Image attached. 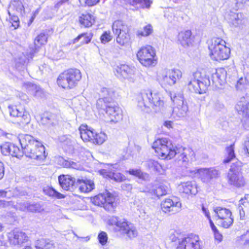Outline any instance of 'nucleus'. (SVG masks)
Wrapping results in <instances>:
<instances>
[{
  "label": "nucleus",
  "mask_w": 249,
  "mask_h": 249,
  "mask_svg": "<svg viewBox=\"0 0 249 249\" xmlns=\"http://www.w3.org/2000/svg\"><path fill=\"white\" fill-rule=\"evenodd\" d=\"M152 147L157 155L162 159L170 160L179 154L178 160L185 164L195 160V153L191 148H178L166 138L157 139L153 142Z\"/></svg>",
  "instance_id": "f257e3e1"
},
{
  "label": "nucleus",
  "mask_w": 249,
  "mask_h": 249,
  "mask_svg": "<svg viewBox=\"0 0 249 249\" xmlns=\"http://www.w3.org/2000/svg\"><path fill=\"white\" fill-rule=\"evenodd\" d=\"M102 98L96 102V107L99 110L106 111L111 122L117 123L122 119V109L113 101L114 91L111 89L103 88L101 91Z\"/></svg>",
  "instance_id": "f03ea898"
},
{
  "label": "nucleus",
  "mask_w": 249,
  "mask_h": 249,
  "mask_svg": "<svg viewBox=\"0 0 249 249\" xmlns=\"http://www.w3.org/2000/svg\"><path fill=\"white\" fill-rule=\"evenodd\" d=\"M18 139L26 157L39 161L45 159L47 155L45 147L40 142L28 134L20 135Z\"/></svg>",
  "instance_id": "7ed1b4c3"
},
{
  "label": "nucleus",
  "mask_w": 249,
  "mask_h": 249,
  "mask_svg": "<svg viewBox=\"0 0 249 249\" xmlns=\"http://www.w3.org/2000/svg\"><path fill=\"white\" fill-rule=\"evenodd\" d=\"M138 106L142 110L149 112L151 108L160 111L163 107L164 101L159 92H152L147 89L141 92L138 96Z\"/></svg>",
  "instance_id": "20e7f679"
},
{
  "label": "nucleus",
  "mask_w": 249,
  "mask_h": 249,
  "mask_svg": "<svg viewBox=\"0 0 249 249\" xmlns=\"http://www.w3.org/2000/svg\"><path fill=\"white\" fill-rule=\"evenodd\" d=\"M208 49L211 58L215 61L228 59L231 54L230 48L226 42L220 38H214L209 42Z\"/></svg>",
  "instance_id": "39448f33"
},
{
  "label": "nucleus",
  "mask_w": 249,
  "mask_h": 249,
  "mask_svg": "<svg viewBox=\"0 0 249 249\" xmlns=\"http://www.w3.org/2000/svg\"><path fill=\"white\" fill-rule=\"evenodd\" d=\"M210 85L209 78L200 71H196L188 78L187 87L190 91L199 94L205 93Z\"/></svg>",
  "instance_id": "423d86ee"
},
{
  "label": "nucleus",
  "mask_w": 249,
  "mask_h": 249,
  "mask_svg": "<svg viewBox=\"0 0 249 249\" xmlns=\"http://www.w3.org/2000/svg\"><path fill=\"white\" fill-rule=\"evenodd\" d=\"M81 77V73L79 70L71 69L61 73L57 82L59 86L64 89H72L78 84Z\"/></svg>",
  "instance_id": "0eeeda50"
},
{
  "label": "nucleus",
  "mask_w": 249,
  "mask_h": 249,
  "mask_svg": "<svg viewBox=\"0 0 249 249\" xmlns=\"http://www.w3.org/2000/svg\"><path fill=\"white\" fill-rule=\"evenodd\" d=\"M110 225L116 226V230L123 235H126L129 238L136 237L138 232L136 228L125 219H121L115 216H112L108 219Z\"/></svg>",
  "instance_id": "6e6552de"
},
{
  "label": "nucleus",
  "mask_w": 249,
  "mask_h": 249,
  "mask_svg": "<svg viewBox=\"0 0 249 249\" xmlns=\"http://www.w3.org/2000/svg\"><path fill=\"white\" fill-rule=\"evenodd\" d=\"M80 137L85 142H90L95 144H102L107 139L105 133L100 132L97 133L94 129L87 125H81L79 128Z\"/></svg>",
  "instance_id": "1a4fd4ad"
},
{
  "label": "nucleus",
  "mask_w": 249,
  "mask_h": 249,
  "mask_svg": "<svg viewBox=\"0 0 249 249\" xmlns=\"http://www.w3.org/2000/svg\"><path fill=\"white\" fill-rule=\"evenodd\" d=\"M91 201L95 205L103 207L109 212H114L117 206L116 197L108 192L99 194L92 197Z\"/></svg>",
  "instance_id": "9d476101"
},
{
  "label": "nucleus",
  "mask_w": 249,
  "mask_h": 249,
  "mask_svg": "<svg viewBox=\"0 0 249 249\" xmlns=\"http://www.w3.org/2000/svg\"><path fill=\"white\" fill-rule=\"evenodd\" d=\"M113 33L117 35L116 41L121 46L129 43L130 37L128 26L122 20L115 21L112 25Z\"/></svg>",
  "instance_id": "9b49d317"
},
{
  "label": "nucleus",
  "mask_w": 249,
  "mask_h": 249,
  "mask_svg": "<svg viewBox=\"0 0 249 249\" xmlns=\"http://www.w3.org/2000/svg\"><path fill=\"white\" fill-rule=\"evenodd\" d=\"M140 62L144 66H154L157 63L155 49L151 46L142 47L137 53Z\"/></svg>",
  "instance_id": "f8f14e48"
},
{
  "label": "nucleus",
  "mask_w": 249,
  "mask_h": 249,
  "mask_svg": "<svg viewBox=\"0 0 249 249\" xmlns=\"http://www.w3.org/2000/svg\"><path fill=\"white\" fill-rule=\"evenodd\" d=\"M182 77V72L178 69L162 70L158 75V79L162 85L173 86Z\"/></svg>",
  "instance_id": "ddd939ff"
},
{
  "label": "nucleus",
  "mask_w": 249,
  "mask_h": 249,
  "mask_svg": "<svg viewBox=\"0 0 249 249\" xmlns=\"http://www.w3.org/2000/svg\"><path fill=\"white\" fill-rule=\"evenodd\" d=\"M238 113L242 116L243 125L246 129H249V99L241 97L235 106Z\"/></svg>",
  "instance_id": "4468645a"
},
{
  "label": "nucleus",
  "mask_w": 249,
  "mask_h": 249,
  "mask_svg": "<svg viewBox=\"0 0 249 249\" xmlns=\"http://www.w3.org/2000/svg\"><path fill=\"white\" fill-rule=\"evenodd\" d=\"M214 216L216 220H219V224L224 228H229L233 223V219L231 217V212L226 208L216 207L214 208Z\"/></svg>",
  "instance_id": "2eb2a0df"
},
{
  "label": "nucleus",
  "mask_w": 249,
  "mask_h": 249,
  "mask_svg": "<svg viewBox=\"0 0 249 249\" xmlns=\"http://www.w3.org/2000/svg\"><path fill=\"white\" fill-rule=\"evenodd\" d=\"M191 172L194 173L203 182L206 183L210 182L213 178H218L220 175V171L215 168H200Z\"/></svg>",
  "instance_id": "dca6fc26"
},
{
  "label": "nucleus",
  "mask_w": 249,
  "mask_h": 249,
  "mask_svg": "<svg viewBox=\"0 0 249 249\" xmlns=\"http://www.w3.org/2000/svg\"><path fill=\"white\" fill-rule=\"evenodd\" d=\"M176 249H201L200 239L197 235L190 234L178 239Z\"/></svg>",
  "instance_id": "f3484780"
},
{
  "label": "nucleus",
  "mask_w": 249,
  "mask_h": 249,
  "mask_svg": "<svg viewBox=\"0 0 249 249\" xmlns=\"http://www.w3.org/2000/svg\"><path fill=\"white\" fill-rule=\"evenodd\" d=\"M9 112L10 116L17 118L20 124H27L30 122V115L23 106L19 105L9 107Z\"/></svg>",
  "instance_id": "a211bd4d"
},
{
  "label": "nucleus",
  "mask_w": 249,
  "mask_h": 249,
  "mask_svg": "<svg viewBox=\"0 0 249 249\" xmlns=\"http://www.w3.org/2000/svg\"><path fill=\"white\" fill-rule=\"evenodd\" d=\"M7 238L11 245L18 247H21L29 240V237L25 232L17 229L8 233Z\"/></svg>",
  "instance_id": "6ab92c4d"
},
{
  "label": "nucleus",
  "mask_w": 249,
  "mask_h": 249,
  "mask_svg": "<svg viewBox=\"0 0 249 249\" xmlns=\"http://www.w3.org/2000/svg\"><path fill=\"white\" fill-rule=\"evenodd\" d=\"M161 209L164 213L170 214L178 212L181 208V203L177 197L166 198L161 203Z\"/></svg>",
  "instance_id": "aec40b11"
},
{
  "label": "nucleus",
  "mask_w": 249,
  "mask_h": 249,
  "mask_svg": "<svg viewBox=\"0 0 249 249\" xmlns=\"http://www.w3.org/2000/svg\"><path fill=\"white\" fill-rule=\"evenodd\" d=\"M192 33L190 30L180 31L178 36V41L184 48L189 47L193 42Z\"/></svg>",
  "instance_id": "412c9836"
},
{
  "label": "nucleus",
  "mask_w": 249,
  "mask_h": 249,
  "mask_svg": "<svg viewBox=\"0 0 249 249\" xmlns=\"http://www.w3.org/2000/svg\"><path fill=\"white\" fill-rule=\"evenodd\" d=\"M113 168V167H111L108 169H102L100 171V173L104 178H110L116 182H122L126 179L124 175L115 172Z\"/></svg>",
  "instance_id": "4be33fe9"
},
{
  "label": "nucleus",
  "mask_w": 249,
  "mask_h": 249,
  "mask_svg": "<svg viewBox=\"0 0 249 249\" xmlns=\"http://www.w3.org/2000/svg\"><path fill=\"white\" fill-rule=\"evenodd\" d=\"M227 182L232 186L241 188L246 184L245 179L242 174H227Z\"/></svg>",
  "instance_id": "5701e85b"
},
{
  "label": "nucleus",
  "mask_w": 249,
  "mask_h": 249,
  "mask_svg": "<svg viewBox=\"0 0 249 249\" xmlns=\"http://www.w3.org/2000/svg\"><path fill=\"white\" fill-rule=\"evenodd\" d=\"M178 189L181 193L196 195L197 192V187L195 181H187L178 185Z\"/></svg>",
  "instance_id": "b1692460"
},
{
  "label": "nucleus",
  "mask_w": 249,
  "mask_h": 249,
  "mask_svg": "<svg viewBox=\"0 0 249 249\" xmlns=\"http://www.w3.org/2000/svg\"><path fill=\"white\" fill-rule=\"evenodd\" d=\"M226 71L223 68L218 69L212 76L213 83L215 86H222L226 82Z\"/></svg>",
  "instance_id": "393cba45"
},
{
  "label": "nucleus",
  "mask_w": 249,
  "mask_h": 249,
  "mask_svg": "<svg viewBox=\"0 0 249 249\" xmlns=\"http://www.w3.org/2000/svg\"><path fill=\"white\" fill-rule=\"evenodd\" d=\"M116 71L120 73L124 78L126 79H132L136 72V69L134 67H130L128 65L122 64L117 66Z\"/></svg>",
  "instance_id": "a878e982"
},
{
  "label": "nucleus",
  "mask_w": 249,
  "mask_h": 249,
  "mask_svg": "<svg viewBox=\"0 0 249 249\" xmlns=\"http://www.w3.org/2000/svg\"><path fill=\"white\" fill-rule=\"evenodd\" d=\"M79 190L81 193H88L91 192L95 188L94 181L91 179H80L77 180Z\"/></svg>",
  "instance_id": "bb28decb"
},
{
  "label": "nucleus",
  "mask_w": 249,
  "mask_h": 249,
  "mask_svg": "<svg viewBox=\"0 0 249 249\" xmlns=\"http://www.w3.org/2000/svg\"><path fill=\"white\" fill-rule=\"evenodd\" d=\"M58 181L62 188L68 191L72 188L75 182V179L68 175H61L58 177Z\"/></svg>",
  "instance_id": "cd10ccee"
},
{
  "label": "nucleus",
  "mask_w": 249,
  "mask_h": 249,
  "mask_svg": "<svg viewBox=\"0 0 249 249\" xmlns=\"http://www.w3.org/2000/svg\"><path fill=\"white\" fill-rule=\"evenodd\" d=\"M139 190L141 192L149 193L152 196L160 197L165 195L168 191V187L165 185L161 184L156 189H149L147 187L145 188H140Z\"/></svg>",
  "instance_id": "c85d7f7f"
},
{
  "label": "nucleus",
  "mask_w": 249,
  "mask_h": 249,
  "mask_svg": "<svg viewBox=\"0 0 249 249\" xmlns=\"http://www.w3.org/2000/svg\"><path fill=\"white\" fill-rule=\"evenodd\" d=\"M188 107L187 102L174 106L173 109L172 116L174 118L179 119L187 116Z\"/></svg>",
  "instance_id": "c756f323"
},
{
  "label": "nucleus",
  "mask_w": 249,
  "mask_h": 249,
  "mask_svg": "<svg viewBox=\"0 0 249 249\" xmlns=\"http://www.w3.org/2000/svg\"><path fill=\"white\" fill-rule=\"evenodd\" d=\"M241 14L231 12L226 16V19L231 26L237 27L243 23Z\"/></svg>",
  "instance_id": "7c9ffc66"
},
{
  "label": "nucleus",
  "mask_w": 249,
  "mask_h": 249,
  "mask_svg": "<svg viewBox=\"0 0 249 249\" xmlns=\"http://www.w3.org/2000/svg\"><path fill=\"white\" fill-rule=\"evenodd\" d=\"M180 11L176 8L169 7L164 11V18L170 23L177 21L180 16Z\"/></svg>",
  "instance_id": "2f4dec72"
},
{
  "label": "nucleus",
  "mask_w": 249,
  "mask_h": 249,
  "mask_svg": "<svg viewBox=\"0 0 249 249\" xmlns=\"http://www.w3.org/2000/svg\"><path fill=\"white\" fill-rule=\"evenodd\" d=\"M171 100L174 103V106L179 105L186 102L185 100L182 91L176 92L174 91L169 92Z\"/></svg>",
  "instance_id": "473e14b6"
},
{
  "label": "nucleus",
  "mask_w": 249,
  "mask_h": 249,
  "mask_svg": "<svg viewBox=\"0 0 249 249\" xmlns=\"http://www.w3.org/2000/svg\"><path fill=\"white\" fill-rule=\"evenodd\" d=\"M57 122V117L52 113L44 114L41 119L40 123L43 125H54Z\"/></svg>",
  "instance_id": "72a5a7b5"
},
{
  "label": "nucleus",
  "mask_w": 249,
  "mask_h": 249,
  "mask_svg": "<svg viewBox=\"0 0 249 249\" xmlns=\"http://www.w3.org/2000/svg\"><path fill=\"white\" fill-rule=\"evenodd\" d=\"M79 22L84 26L89 27L94 22V18L91 14H83L79 17Z\"/></svg>",
  "instance_id": "f704fd0d"
},
{
  "label": "nucleus",
  "mask_w": 249,
  "mask_h": 249,
  "mask_svg": "<svg viewBox=\"0 0 249 249\" xmlns=\"http://www.w3.org/2000/svg\"><path fill=\"white\" fill-rule=\"evenodd\" d=\"M47 41V36L44 33H41L37 36L34 40V46L35 50L34 53L38 51V48L41 46L45 44Z\"/></svg>",
  "instance_id": "c9c22d12"
},
{
  "label": "nucleus",
  "mask_w": 249,
  "mask_h": 249,
  "mask_svg": "<svg viewBox=\"0 0 249 249\" xmlns=\"http://www.w3.org/2000/svg\"><path fill=\"white\" fill-rule=\"evenodd\" d=\"M92 34L91 33L81 34L79 35L78 36H77L76 38L73 39L72 41V43L73 44L76 43L78 42L79 41V40L83 38L81 41V43L88 44L90 41L92 37Z\"/></svg>",
  "instance_id": "e433bc0d"
},
{
  "label": "nucleus",
  "mask_w": 249,
  "mask_h": 249,
  "mask_svg": "<svg viewBox=\"0 0 249 249\" xmlns=\"http://www.w3.org/2000/svg\"><path fill=\"white\" fill-rule=\"evenodd\" d=\"M53 246L48 240L42 238L37 240L35 244V247L36 249H50Z\"/></svg>",
  "instance_id": "4c0bfd02"
},
{
  "label": "nucleus",
  "mask_w": 249,
  "mask_h": 249,
  "mask_svg": "<svg viewBox=\"0 0 249 249\" xmlns=\"http://www.w3.org/2000/svg\"><path fill=\"white\" fill-rule=\"evenodd\" d=\"M242 163L240 161L232 163L228 174H242Z\"/></svg>",
  "instance_id": "58836bf2"
},
{
  "label": "nucleus",
  "mask_w": 249,
  "mask_h": 249,
  "mask_svg": "<svg viewBox=\"0 0 249 249\" xmlns=\"http://www.w3.org/2000/svg\"><path fill=\"white\" fill-rule=\"evenodd\" d=\"M234 144H231L226 148V151L227 154V157L223 160L225 163L230 162L232 160L235 158L234 150Z\"/></svg>",
  "instance_id": "ea45409f"
},
{
  "label": "nucleus",
  "mask_w": 249,
  "mask_h": 249,
  "mask_svg": "<svg viewBox=\"0 0 249 249\" xmlns=\"http://www.w3.org/2000/svg\"><path fill=\"white\" fill-rule=\"evenodd\" d=\"M43 192L45 195L53 197H55L57 198H62L64 197L63 195L57 192L53 188L49 187H45L43 189Z\"/></svg>",
  "instance_id": "a19ab883"
},
{
  "label": "nucleus",
  "mask_w": 249,
  "mask_h": 249,
  "mask_svg": "<svg viewBox=\"0 0 249 249\" xmlns=\"http://www.w3.org/2000/svg\"><path fill=\"white\" fill-rule=\"evenodd\" d=\"M128 172L130 175L136 176L140 179L144 180H147L149 178L148 174L142 172L140 169H130Z\"/></svg>",
  "instance_id": "79ce46f5"
},
{
  "label": "nucleus",
  "mask_w": 249,
  "mask_h": 249,
  "mask_svg": "<svg viewBox=\"0 0 249 249\" xmlns=\"http://www.w3.org/2000/svg\"><path fill=\"white\" fill-rule=\"evenodd\" d=\"M153 32V28L151 24H147L143 27V30H139L136 35L138 36H149Z\"/></svg>",
  "instance_id": "37998d69"
},
{
  "label": "nucleus",
  "mask_w": 249,
  "mask_h": 249,
  "mask_svg": "<svg viewBox=\"0 0 249 249\" xmlns=\"http://www.w3.org/2000/svg\"><path fill=\"white\" fill-rule=\"evenodd\" d=\"M249 84V81L246 77H241L237 81L235 87L237 90H243L248 88Z\"/></svg>",
  "instance_id": "c03bdc74"
},
{
  "label": "nucleus",
  "mask_w": 249,
  "mask_h": 249,
  "mask_svg": "<svg viewBox=\"0 0 249 249\" xmlns=\"http://www.w3.org/2000/svg\"><path fill=\"white\" fill-rule=\"evenodd\" d=\"M145 166L149 170L156 171H160L159 168L160 167V164L158 163L157 161L149 160L145 162Z\"/></svg>",
  "instance_id": "a18cd8bd"
},
{
  "label": "nucleus",
  "mask_w": 249,
  "mask_h": 249,
  "mask_svg": "<svg viewBox=\"0 0 249 249\" xmlns=\"http://www.w3.org/2000/svg\"><path fill=\"white\" fill-rule=\"evenodd\" d=\"M27 86L28 90L35 96H38L41 92L40 88L36 85L30 83L27 84Z\"/></svg>",
  "instance_id": "49530a36"
},
{
  "label": "nucleus",
  "mask_w": 249,
  "mask_h": 249,
  "mask_svg": "<svg viewBox=\"0 0 249 249\" xmlns=\"http://www.w3.org/2000/svg\"><path fill=\"white\" fill-rule=\"evenodd\" d=\"M134 2L142 8H149L152 3L151 0H134Z\"/></svg>",
  "instance_id": "de8ad7c7"
},
{
  "label": "nucleus",
  "mask_w": 249,
  "mask_h": 249,
  "mask_svg": "<svg viewBox=\"0 0 249 249\" xmlns=\"http://www.w3.org/2000/svg\"><path fill=\"white\" fill-rule=\"evenodd\" d=\"M58 140L60 142L65 145H70L72 143L71 136L70 135H65L60 136L59 137Z\"/></svg>",
  "instance_id": "09e8293b"
},
{
  "label": "nucleus",
  "mask_w": 249,
  "mask_h": 249,
  "mask_svg": "<svg viewBox=\"0 0 249 249\" xmlns=\"http://www.w3.org/2000/svg\"><path fill=\"white\" fill-rule=\"evenodd\" d=\"M12 148L13 150V153H12V156L18 158H20L23 156V154L24 153L23 150V151L20 150L19 147L15 145H14V146H12Z\"/></svg>",
  "instance_id": "8fccbe9b"
},
{
  "label": "nucleus",
  "mask_w": 249,
  "mask_h": 249,
  "mask_svg": "<svg viewBox=\"0 0 249 249\" xmlns=\"http://www.w3.org/2000/svg\"><path fill=\"white\" fill-rule=\"evenodd\" d=\"M112 36L110 31H106L100 37V39L103 43H106L112 39Z\"/></svg>",
  "instance_id": "3c124183"
},
{
  "label": "nucleus",
  "mask_w": 249,
  "mask_h": 249,
  "mask_svg": "<svg viewBox=\"0 0 249 249\" xmlns=\"http://www.w3.org/2000/svg\"><path fill=\"white\" fill-rule=\"evenodd\" d=\"M9 142H5L4 143H3L0 146V150L1 152L2 155L4 156H8L10 155V152H9Z\"/></svg>",
  "instance_id": "603ef678"
},
{
  "label": "nucleus",
  "mask_w": 249,
  "mask_h": 249,
  "mask_svg": "<svg viewBox=\"0 0 249 249\" xmlns=\"http://www.w3.org/2000/svg\"><path fill=\"white\" fill-rule=\"evenodd\" d=\"M16 7L17 11H21L23 8V6L21 1L13 0L10 3V7Z\"/></svg>",
  "instance_id": "864d4df0"
},
{
  "label": "nucleus",
  "mask_w": 249,
  "mask_h": 249,
  "mask_svg": "<svg viewBox=\"0 0 249 249\" xmlns=\"http://www.w3.org/2000/svg\"><path fill=\"white\" fill-rule=\"evenodd\" d=\"M98 238L99 243L101 244L102 245H105L107 240V233L104 231H102L99 234Z\"/></svg>",
  "instance_id": "5fc2aeb1"
},
{
  "label": "nucleus",
  "mask_w": 249,
  "mask_h": 249,
  "mask_svg": "<svg viewBox=\"0 0 249 249\" xmlns=\"http://www.w3.org/2000/svg\"><path fill=\"white\" fill-rule=\"evenodd\" d=\"M8 14L11 18V22L12 23V25L14 27V29H17L19 26V19L17 16H11V13L8 11Z\"/></svg>",
  "instance_id": "6e6d98bb"
},
{
  "label": "nucleus",
  "mask_w": 249,
  "mask_h": 249,
  "mask_svg": "<svg viewBox=\"0 0 249 249\" xmlns=\"http://www.w3.org/2000/svg\"><path fill=\"white\" fill-rule=\"evenodd\" d=\"M17 209L22 211H27L28 208V202H21L18 203L16 205Z\"/></svg>",
  "instance_id": "4d7b16f0"
},
{
  "label": "nucleus",
  "mask_w": 249,
  "mask_h": 249,
  "mask_svg": "<svg viewBox=\"0 0 249 249\" xmlns=\"http://www.w3.org/2000/svg\"><path fill=\"white\" fill-rule=\"evenodd\" d=\"M240 238L244 245H249V231L246 232L241 235Z\"/></svg>",
  "instance_id": "13d9d810"
},
{
  "label": "nucleus",
  "mask_w": 249,
  "mask_h": 249,
  "mask_svg": "<svg viewBox=\"0 0 249 249\" xmlns=\"http://www.w3.org/2000/svg\"><path fill=\"white\" fill-rule=\"evenodd\" d=\"M169 168V166L168 164H160V167L159 168L160 171H158V173H159L161 174H163L164 172Z\"/></svg>",
  "instance_id": "bf43d9fd"
},
{
  "label": "nucleus",
  "mask_w": 249,
  "mask_h": 249,
  "mask_svg": "<svg viewBox=\"0 0 249 249\" xmlns=\"http://www.w3.org/2000/svg\"><path fill=\"white\" fill-rule=\"evenodd\" d=\"M215 239L218 241L219 242H221L222 240V235L218 231L216 230L215 231H213Z\"/></svg>",
  "instance_id": "052dcab7"
},
{
  "label": "nucleus",
  "mask_w": 249,
  "mask_h": 249,
  "mask_svg": "<svg viewBox=\"0 0 249 249\" xmlns=\"http://www.w3.org/2000/svg\"><path fill=\"white\" fill-rule=\"evenodd\" d=\"M100 0H86V3L89 6H92L99 2Z\"/></svg>",
  "instance_id": "680f3d73"
},
{
  "label": "nucleus",
  "mask_w": 249,
  "mask_h": 249,
  "mask_svg": "<svg viewBox=\"0 0 249 249\" xmlns=\"http://www.w3.org/2000/svg\"><path fill=\"white\" fill-rule=\"evenodd\" d=\"M7 242L6 238L3 235H0V246H6Z\"/></svg>",
  "instance_id": "e2e57ef3"
},
{
  "label": "nucleus",
  "mask_w": 249,
  "mask_h": 249,
  "mask_svg": "<svg viewBox=\"0 0 249 249\" xmlns=\"http://www.w3.org/2000/svg\"><path fill=\"white\" fill-rule=\"evenodd\" d=\"M244 147L245 150L246 151L248 156L249 157V138L245 141Z\"/></svg>",
  "instance_id": "0e129e2a"
},
{
  "label": "nucleus",
  "mask_w": 249,
  "mask_h": 249,
  "mask_svg": "<svg viewBox=\"0 0 249 249\" xmlns=\"http://www.w3.org/2000/svg\"><path fill=\"white\" fill-rule=\"evenodd\" d=\"M246 197H245L244 198H241L240 201H239V206H247L248 204V201H246Z\"/></svg>",
  "instance_id": "69168bd1"
},
{
  "label": "nucleus",
  "mask_w": 249,
  "mask_h": 249,
  "mask_svg": "<svg viewBox=\"0 0 249 249\" xmlns=\"http://www.w3.org/2000/svg\"><path fill=\"white\" fill-rule=\"evenodd\" d=\"M35 209L36 210L35 213L36 212H41L44 211V209L41 207L39 204H34Z\"/></svg>",
  "instance_id": "338daca9"
},
{
  "label": "nucleus",
  "mask_w": 249,
  "mask_h": 249,
  "mask_svg": "<svg viewBox=\"0 0 249 249\" xmlns=\"http://www.w3.org/2000/svg\"><path fill=\"white\" fill-rule=\"evenodd\" d=\"M80 165L77 163L71 161V167L73 169H78L80 168Z\"/></svg>",
  "instance_id": "774afa93"
}]
</instances>
